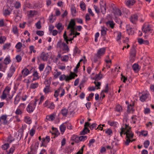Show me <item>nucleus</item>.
Listing matches in <instances>:
<instances>
[{"mask_svg":"<svg viewBox=\"0 0 154 154\" xmlns=\"http://www.w3.org/2000/svg\"><path fill=\"white\" fill-rule=\"evenodd\" d=\"M37 12L35 10L32 11L30 10L29 11V15L31 16H33L36 14Z\"/></svg>","mask_w":154,"mask_h":154,"instance_id":"603ef678","label":"nucleus"},{"mask_svg":"<svg viewBox=\"0 0 154 154\" xmlns=\"http://www.w3.org/2000/svg\"><path fill=\"white\" fill-rule=\"evenodd\" d=\"M132 68L135 72H138L140 69V68H139L138 64L136 63H134L133 65Z\"/></svg>","mask_w":154,"mask_h":154,"instance_id":"a211bd4d","label":"nucleus"},{"mask_svg":"<svg viewBox=\"0 0 154 154\" xmlns=\"http://www.w3.org/2000/svg\"><path fill=\"white\" fill-rule=\"evenodd\" d=\"M48 53H45V52H42L40 56V57L44 61H47L48 58Z\"/></svg>","mask_w":154,"mask_h":154,"instance_id":"6e6552de","label":"nucleus"},{"mask_svg":"<svg viewBox=\"0 0 154 154\" xmlns=\"http://www.w3.org/2000/svg\"><path fill=\"white\" fill-rule=\"evenodd\" d=\"M135 2L136 1L134 0H128L125 2V4L128 7L131 8Z\"/></svg>","mask_w":154,"mask_h":154,"instance_id":"9b49d317","label":"nucleus"},{"mask_svg":"<svg viewBox=\"0 0 154 154\" xmlns=\"http://www.w3.org/2000/svg\"><path fill=\"white\" fill-rule=\"evenodd\" d=\"M32 75L34 77L36 78V79H39L40 78V76L38 75V73L37 71H35L32 74Z\"/></svg>","mask_w":154,"mask_h":154,"instance_id":"052dcab7","label":"nucleus"},{"mask_svg":"<svg viewBox=\"0 0 154 154\" xmlns=\"http://www.w3.org/2000/svg\"><path fill=\"white\" fill-rule=\"evenodd\" d=\"M55 118L54 114H52L50 116H47L46 117V119L48 120L52 121Z\"/></svg>","mask_w":154,"mask_h":154,"instance_id":"393cba45","label":"nucleus"},{"mask_svg":"<svg viewBox=\"0 0 154 154\" xmlns=\"http://www.w3.org/2000/svg\"><path fill=\"white\" fill-rule=\"evenodd\" d=\"M74 149V148H72L71 146H66L63 151V152L68 154H70Z\"/></svg>","mask_w":154,"mask_h":154,"instance_id":"423d86ee","label":"nucleus"},{"mask_svg":"<svg viewBox=\"0 0 154 154\" xmlns=\"http://www.w3.org/2000/svg\"><path fill=\"white\" fill-rule=\"evenodd\" d=\"M93 7H94V8L96 12L98 14H99V13L100 12V9L98 7L97 5H93Z\"/></svg>","mask_w":154,"mask_h":154,"instance_id":"4c0bfd02","label":"nucleus"},{"mask_svg":"<svg viewBox=\"0 0 154 154\" xmlns=\"http://www.w3.org/2000/svg\"><path fill=\"white\" fill-rule=\"evenodd\" d=\"M126 30L129 35H132L134 33V32L130 26H127Z\"/></svg>","mask_w":154,"mask_h":154,"instance_id":"f3484780","label":"nucleus"},{"mask_svg":"<svg viewBox=\"0 0 154 154\" xmlns=\"http://www.w3.org/2000/svg\"><path fill=\"white\" fill-rule=\"evenodd\" d=\"M44 66L45 65L43 63H41L39 65L38 69L41 72L43 70L44 68Z\"/></svg>","mask_w":154,"mask_h":154,"instance_id":"0e129e2a","label":"nucleus"},{"mask_svg":"<svg viewBox=\"0 0 154 154\" xmlns=\"http://www.w3.org/2000/svg\"><path fill=\"white\" fill-rule=\"evenodd\" d=\"M131 127H129V128L125 129V132L124 133V134H125L126 135L128 136V134L130 133V132H132L131 131Z\"/></svg>","mask_w":154,"mask_h":154,"instance_id":"09e8293b","label":"nucleus"},{"mask_svg":"<svg viewBox=\"0 0 154 154\" xmlns=\"http://www.w3.org/2000/svg\"><path fill=\"white\" fill-rule=\"evenodd\" d=\"M79 137L76 135H73L71 138V140H72L74 141L76 143H78L79 142Z\"/></svg>","mask_w":154,"mask_h":154,"instance_id":"b1692460","label":"nucleus"},{"mask_svg":"<svg viewBox=\"0 0 154 154\" xmlns=\"http://www.w3.org/2000/svg\"><path fill=\"white\" fill-rule=\"evenodd\" d=\"M22 74H23L25 76L29 74V71L27 69L25 68L22 70Z\"/></svg>","mask_w":154,"mask_h":154,"instance_id":"c85d7f7f","label":"nucleus"},{"mask_svg":"<svg viewBox=\"0 0 154 154\" xmlns=\"http://www.w3.org/2000/svg\"><path fill=\"white\" fill-rule=\"evenodd\" d=\"M52 130L53 131L55 132V133L54 134L56 136H58V134H60V133L58 132V131L57 128L53 127L52 128Z\"/></svg>","mask_w":154,"mask_h":154,"instance_id":"4d7b16f0","label":"nucleus"},{"mask_svg":"<svg viewBox=\"0 0 154 154\" xmlns=\"http://www.w3.org/2000/svg\"><path fill=\"white\" fill-rule=\"evenodd\" d=\"M80 62H78L76 65V66L75 67L74 69V71L75 72L77 73L78 72V69L79 68L80 66Z\"/></svg>","mask_w":154,"mask_h":154,"instance_id":"680f3d73","label":"nucleus"},{"mask_svg":"<svg viewBox=\"0 0 154 154\" xmlns=\"http://www.w3.org/2000/svg\"><path fill=\"white\" fill-rule=\"evenodd\" d=\"M61 89L60 87L57 90H56L54 92V96L56 98H57L59 96V93L60 91V90Z\"/></svg>","mask_w":154,"mask_h":154,"instance_id":"37998d69","label":"nucleus"},{"mask_svg":"<svg viewBox=\"0 0 154 154\" xmlns=\"http://www.w3.org/2000/svg\"><path fill=\"white\" fill-rule=\"evenodd\" d=\"M20 109L18 108L15 111V113L16 115H21L22 113V112Z\"/></svg>","mask_w":154,"mask_h":154,"instance_id":"bf43d9fd","label":"nucleus"},{"mask_svg":"<svg viewBox=\"0 0 154 154\" xmlns=\"http://www.w3.org/2000/svg\"><path fill=\"white\" fill-rule=\"evenodd\" d=\"M71 11L72 15L73 16H74V14L76 12L75 7L74 6H71Z\"/></svg>","mask_w":154,"mask_h":154,"instance_id":"e433bc0d","label":"nucleus"},{"mask_svg":"<svg viewBox=\"0 0 154 154\" xmlns=\"http://www.w3.org/2000/svg\"><path fill=\"white\" fill-rule=\"evenodd\" d=\"M150 144L149 141V140H146L143 143V145L144 147L146 148H148Z\"/></svg>","mask_w":154,"mask_h":154,"instance_id":"a18cd8bd","label":"nucleus"},{"mask_svg":"<svg viewBox=\"0 0 154 154\" xmlns=\"http://www.w3.org/2000/svg\"><path fill=\"white\" fill-rule=\"evenodd\" d=\"M64 123L62 124L60 126V130L61 132L63 133L65 131L66 126L64 125Z\"/></svg>","mask_w":154,"mask_h":154,"instance_id":"a878e982","label":"nucleus"},{"mask_svg":"<svg viewBox=\"0 0 154 154\" xmlns=\"http://www.w3.org/2000/svg\"><path fill=\"white\" fill-rule=\"evenodd\" d=\"M36 28L38 29H40L42 27L41 23L40 20L37 22L35 24Z\"/></svg>","mask_w":154,"mask_h":154,"instance_id":"79ce46f5","label":"nucleus"},{"mask_svg":"<svg viewBox=\"0 0 154 154\" xmlns=\"http://www.w3.org/2000/svg\"><path fill=\"white\" fill-rule=\"evenodd\" d=\"M80 50L76 46H75L74 49V53L75 54L76 53L79 54L80 53Z\"/></svg>","mask_w":154,"mask_h":154,"instance_id":"69168bd1","label":"nucleus"},{"mask_svg":"<svg viewBox=\"0 0 154 154\" xmlns=\"http://www.w3.org/2000/svg\"><path fill=\"white\" fill-rule=\"evenodd\" d=\"M21 5L20 3L19 2L17 1L14 5V7L15 8L18 9L21 7Z\"/></svg>","mask_w":154,"mask_h":154,"instance_id":"2f4dec72","label":"nucleus"},{"mask_svg":"<svg viewBox=\"0 0 154 154\" xmlns=\"http://www.w3.org/2000/svg\"><path fill=\"white\" fill-rule=\"evenodd\" d=\"M106 24L107 26H109L111 29L114 28L115 23H114L113 20L108 21L106 22Z\"/></svg>","mask_w":154,"mask_h":154,"instance_id":"dca6fc26","label":"nucleus"},{"mask_svg":"<svg viewBox=\"0 0 154 154\" xmlns=\"http://www.w3.org/2000/svg\"><path fill=\"white\" fill-rule=\"evenodd\" d=\"M51 68L49 66H48L45 68V70L44 72L45 73L44 74H46L45 76H47V75L49 74L50 72L51 71Z\"/></svg>","mask_w":154,"mask_h":154,"instance_id":"6ab92c4d","label":"nucleus"},{"mask_svg":"<svg viewBox=\"0 0 154 154\" xmlns=\"http://www.w3.org/2000/svg\"><path fill=\"white\" fill-rule=\"evenodd\" d=\"M22 47V43L20 42H18L17 43L15 46V48L17 49L20 50L21 49Z\"/></svg>","mask_w":154,"mask_h":154,"instance_id":"c03bdc74","label":"nucleus"},{"mask_svg":"<svg viewBox=\"0 0 154 154\" xmlns=\"http://www.w3.org/2000/svg\"><path fill=\"white\" fill-rule=\"evenodd\" d=\"M34 109V108L32 107V104L31 103H29L26 108L27 111L29 113H31V112H32Z\"/></svg>","mask_w":154,"mask_h":154,"instance_id":"4468645a","label":"nucleus"},{"mask_svg":"<svg viewBox=\"0 0 154 154\" xmlns=\"http://www.w3.org/2000/svg\"><path fill=\"white\" fill-rule=\"evenodd\" d=\"M49 86H46L43 90L45 94H48L49 92Z\"/></svg>","mask_w":154,"mask_h":154,"instance_id":"8fccbe9b","label":"nucleus"},{"mask_svg":"<svg viewBox=\"0 0 154 154\" xmlns=\"http://www.w3.org/2000/svg\"><path fill=\"white\" fill-rule=\"evenodd\" d=\"M9 147V144L8 143H6L3 145L2 146V149L3 150H6Z\"/></svg>","mask_w":154,"mask_h":154,"instance_id":"f704fd0d","label":"nucleus"},{"mask_svg":"<svg viewBox=\"0 0 154 154\" xmlns=\"http://www.w3.org/2000/svg\"><path fill=\"white\" fill-rule=\"evenodd\" d=\"M38 83H32L30 85V88L32 89H35L38 87Z\"/></svg>","mask_w":154,"mask_h":154,"instance_id":"72a5a7b5","label":"nucleus"},{"mask_svg":"<svg viewBox=\"0 0 154 154\" xmlns=\"http://www.w3.org/2000/svg\"><path fill=\"white\" fill-rule=\"evenodd\" d=\"M75 73V72L74 73L71 72L69 75H67V77L68 78L66 79V81L69 82L70 80L74 79L75 76H77V75Z\"/></svg>","mask_w":154,"mask_h":154,"instance_id":"9d476101","label":"nucleus"},{"mask_svg":"<svg viewBox=\"0 0 154 154\" xmlns=\"http://www.w3.org/2000/svg\"><path fill=\"white\" fill-rule=\"evenodd\" d=\"M15 59L17 62H20L22 60V57L19 55H17L15 57Z\"/></svg>","mask_w":154,"mask_h":154,"instance_id":"e2e57ef3","label":"nucleus"},{"mask_svg":"<svg viewBox=\"0 0 154 154\" xmlns=\"http://www.w3.org/2000/svg\"><path fill=\"white\" fill-rule=\"evenodd\" d=\"M80 7L82 11H84L86 9V5L84 2L80 3Z\"/></svg>","mask_w":154,"mask_h":154,"instance_id":"49530a36","label":"nucleus"},{"mask_svg":"<svg viewBox=\"0 0 154 154\" xmlns=\"http://www.w3.org/2000/svg\"><path fill=\"white\" fill-rule=\"evenodd\" d=\"M20 99V98L19 97V95H18V94L17 95L14 99V104L15 105H17Z\"/></svg>","mask_w":154,"mask_h":154,"instance_id":"c756f323","label":"nucleus"},{"mask_svg":"<svg viewBox=\"0 0 154 154\" xmlns=\"http://www.w3.org/2000/svg\"><path fill=\"white\" fill-rule=\"evenodd\" d=\"M121 80L123 82L125 83L126 81L127 80V77H125L124 75H123L122 74H121Z\"/></svg>","mask_w":154,"mask_h":154,"instance_id":"3c124183","label":"nucleus"},{"mask_svg":"<svg viewBox=\"0 0 154 154\" xmlns=\"http://www.w3.org/2000/svg\"><path fill=\"white\" fill-rule=\"evenodd\" d=\"M66 31H65L63 35V37L64 40L66 42V44L67 45L69 44L68 42L69 41H68V37L66 35Z\"/></svg>","mask_w":154,"mask_h":154,"instance_id":"cd10ccee","label":"nucleus"},{"mask_svg":"<svg viewBox=\"0 0 154 154\" xmlns=\"http://www.w3.org/2000/svg\"><path fill=\"white\" fill-rule=\"evenodd\" d=\"M68 112V109L66 108H64L62 109L60 112L61 113L63 116H66Z\"/></svg>","mask_w":154,"mask_h":154,"instance_id":"412c9836","label":"nucleus"},{"mask_svg":"<svg viewBox=\"0 0 154 154\" xmlns=\"http://www.w3.org/2000/svg\"><path fill=\"white\" fill-rule=\"evenodd\" d=\"M62 45L63 48L62 49L63 51H66L67 52H68L69 50V48L68 46L64 42L62 43Z\"/></svg>","mask_w":154,"mask_h":154,"instance_id":"4be33fe9","label":"nucleus"},{"mask_svg":"<svg viewBox=\"0 0 154 154\" xmlns=\"http://www.w3.org/2000/svg\"><path fill=\"white\" fill-rule=\"evenodd\" d=\"M65 124H66V126H67V128L69 129H72V126L70 123H69L68 121L66 122L65 123Z\"/></svg>","mask_w":154,"mask_h":154,"instance_id":"a19ab883","label":"nucleus"},{"mask_svg":"<svg viewBox=\"0 0 154 154\" xmlns=\"http://www.w3.org/2000/svg\"><path fill=\"white\" fill-rule=\"evenodd\" d=\"M100 5L102 13L103 14H105L106 12V2L104 1H101L100 2Z\"/></svg>","mask_w":154,"mask_h":154,"instance_id":"f257e3e1","label":"nucleus"},{"mask_svg":"<svg viewBox=\"0 0 154 154\" xmlns=\"http://www.w3.org/2000/svg\"><path fill=\"white\" fill-rule=\"evenodd\" d=\"M9 7L8 8V7L6 8H3V14L6 17L8 15H10L11 14V11L9 10Z\"/></svg>","mask_w":154,"mask_h":154,"instance_id":"f8f14e48","label":"nucleus"},{"mask_svg":"<svg viewBox=\"0 0 154 154\" xmlns=\"http://www.w3.org/2000/svg\"><path fill=\"white\" fill-rule=\"evenodd\" d=\"M128 136L126 135V137L127 138L130 139L133 138L134 137V134L132 133V132L128 133Z\"/></svg>","mask_w":154,"mask_h":154,"instance_id":"338daca9","label":"nucleus"},{"mask_svg":"<svg viewBox=\"0 0 154 154\" xmlns=\"http://www.w3.org/2000/svg\"><path fill=\"white\" fill-rule=\"evenodd\" d=\"M36 33L39 36H42L44 35V32L43 31L38 30L36 31Z\"/></svg>","mask_w":154,"mask_h":154,"instance_id":"13d9d810","label":"nucleus"},{"mask_svg":"<svg viewBox=\"0 0 154 154\" xmlns=\"http://www.w3.org/2000/svg\"><path fill=\"white\" fill-rule=\"evenodd\" d=\"M114 20L117 23L119 24L120 25H121L122 23V22L120 19L117 17L116 16H115V18H114Z\"/></svg>","mask_w":154,"mask_h":154,"instance_id":"c9c22d12","label":"nucleus"},{"mask_svg":"<svg viewBox=\"0 0 154 154\" xmlns=\"http://www.w3.org/2000/svg\"><path fill=\"white\" fill-rule=\"evenodd\" d=\"M87 138V136H81L79 137V140L84 141L86 140Z\"/></svg>","mask_w":154,"mask_h":154,"instance_id":"de8ad7c7","label":"nucleus"},{"mask_svg":"<svg viewBox=\"0 0 154 154\" xmlns=\"http://www.w3.org/2000/svg\"><path fill=\"white\" fill-rule=\"evenodd\" d=\"M106 52L105 48H103L99 49L97 53V57H100V56L104 54Z\"/></svg>","mask_w":154,"mask_h":154,"instance_id":"1a4fd4ad","label":"nucleus"},{"mask_svg":"<svg viewBox=\"0 0 154 154\" xmlns=\"http://www.w3.org/2000/svg\"><path fill=\"white\" fill-rule=\"evenodd\" d=\"M75 25L76 23L75 21V19H71L67 29H74V27L75 26Z\"/></svg>","mask_w":154,"mask_h":154,"instance_id":"39448f33","label":"nucleus"},{"mask_svg":"<svg viewBox=\"0 0 154 154\" xmlns=\"http://www.w3.org/2000/svg\"><path fill=\"white\" fill-rule=\"evenodd\" d=\"M13 14L15 16V19L20 20L21 18L20 17L22 11L19 9L14 10L13 11Z\"/></svg>","mask_w":154,"mask_h":154,"instance_id":"f03ea898","label":"nucleus"},{"mask_svg":"<svg viewBox=\"0 0 154 154\" xmlns=\"http://www.w3.org/2000/svg\"><path fill=\"white\" fill-rule=\"evenodd\" d=\"M134 104L133 103L132 104H130L128 105L127 108V112L128 113H130L131 111L133 109V107L134 106Z\"/></svg>","mask_w":154,"mask_h":154,"instance_id":"5701e85b","label":"nucleus"},{"mask_svg":"<svg viewBox=\"0 0 154 154\" xmlns=\"http://www.w3.org/2000/svg\"><path fill=\"white\" fill-rule=\"evenodd\" d=\"M100 72L98 74H97L95 76V79H95L96 81H97L98 80H100L102 77L100 76Z\"/></svg>","mask_w":154,"mask_h":154,"instance_id":"6e6d98bb","label":"nucleus"},{"mask_svg":"<svg viewBox=\"0 0 154 154\" xmlns=\"http://www.w3.org/2000/svg\"><path fill=\"white\" fill-rule=\"evenodd\" d=\"M15 147L14 145H12V146L10 148L9 150V152L7 154H10L11 153L13 154L15 150Z\"/></svg>","mask_w":154,"mask_h":154,"instance_id":"58836bf2","label":"nucleus"},{"mask_svg":"<svg viewBox=\"0 0 154 154\" xmlns=\"http://www.w3.org/2000/svg\"><path fill=\"white\" fill-rule=\"evenodd\" d=\"M6 40V37L4 36H1L0 37V43H3Z\"/></svg>","mask_w":154,"mask_h":154,"instance_id":"864d4df0","label":"nucleus"},{"mask_svg":"<svg viewBox=\"0 0 154 154\" xmlns=\"http://www.w3.org/2000/svg\"><path fill=\"white\" fill-rule=\"evenodd\" d=\"M116 110L118 112H120L122 111V107L119 104L117 105L116 107Z\"/></svg>","mask_w":154,"mask_h":154,"instance_id":"ea45409f","label":"nucleus"},{"mask_svg":"<svg viewBox=\"0 0 154 154\" xmlns=\"http://www.w3.org/2000/svg\"><path fill=\"white\" fill-rule=\"evenodd\" d=\"M4 61L5 64L8 65L11 62V60L9 57H7L5 59Z\"/></svg>","mask_w":154,"mask_h":154,"instance_id":"7c9ffc66","label":"nucleus"},{"mask_svg":"<svg viewBox=\"0 0 154 154\" xmlns=\"http://www.w3.org/2000/svg\"><path fill=\"white\" fill-rule=\"evenodd\" d=\"M7 116L6 115H2L1 116V120L3 121V124L4 125L7 124L8 123V120H7Z\"/></svg>","mask_w":154,"mask_h":154,"instance_id":"2eb2a0df","label":"nucleus"},{"mask_svg":"<svg viewBox=\"0 0 154 154\" xmlns=\"http://www.w3.org/2000/svg\"><path fill=\"white\" fill-rule=\"evenodd\" d=\"M136 50L134 47H132L131 49L130 52V56L132 58L135 57L136 56Z\"/></svg>","mask_w":154,"mask_h":154,"instance_id":"ddd939ff","label":"nucleus"},{"mask_svg":"<svg viewBox=\"0 0 154 154\" xmlns=\"http://www.w3.org/2000/svg\"><path fill=\"white\" fill-rule=\"evenodd\" d=\"M107 29L106 28H104V27H102L101 30V35L102 36H105L106 34V30Z\"/></svg>","mask_w":154,"mask_h":154,"instance_id":"bb28decb","label":"nucleus"},{"mask_svg":"<svg viewBox=\"0 0 154 154\" xmlns=\"http://www.w3.org/2000/svg\"><path fill=\"white\" fill-rule=\"evenodd\" d=\"M112 13L115 16H116V15L121 16L122 15V12L121 10L118 8L116 7H113L112 8Z\"/></svg>","mask_w":154,"mask_h":154,"instance_id":"20e7f679","label":"nucleus"},{"mask_svg":"<svg viewBox=\"0 0 154 154\" xmlns=\"http://www.w3.org/2000/svg\"><path fill=\"white\" fill-rule=\"evenodd\" d=\"M11 46V43H6L3 46V49L5 50L6 49H8Z\"/></svg>","mask_w":154,"mask_h":154,"instance_id":"5fc2aeb1","label":"nucleus"},{"mask_svg":"<svg viewBox=\"0 0 154 154\" xmlns=\"http://www.w3.org/2000/svg\"><path fill=\"white\" fill-rule=\"evenodd\" d=\"M67 77V75H66L64 74H63L62 75H61L59 78V79L60 81H63L64 80H65L66 81V79H68Z\"/></svg>","mask_w":154,"mask_h":154,"instance_id":"473e14b6","label":"nucleus"},{"mask_svg":"<svg viewBox=\"0 0 154 154\" xmlns=\"http://www.w3.org/2000/svg\"><path fill=\"white\" fill-rule=\"evenodd\" d=\"M138 17V16L136 14H134L131 16L130 18V20L132 23L133 24H135L137 20Z\"/></svg>","mask_w":154,"mask_h":154,"instance_id":"0eeeda50","label":"nucleus"},{"mask_svg":"<svg viewBox=\"0 0 154 154\" xmlns=\"http://www.w3.org/2000/svg\"><path fill=\"white\" fill-rule=\"evenodd\" d=\"M142 30L143 32L146 33L148 32H150L152 29L150 28L149 25H146L144 24L142 27Z\"/></svg>","mask_w":154,"mask_h":154,"instance_id":"7ed1b4c3","label":"nucleus"},{"mask_svg":"<svg viewBox=\"0 0 154 154\" xmlns=\"http://www.w3.org/2000/svg\"><path fill=\"white\" fill-rule=\"evenodd\" d=\"M147 94H143L140 96V100L142 102H144L147 98Z\"/></svg>","mask_w":154,"mask_h":154,"instance_id":"aec40b11","label":"nucleus"},{"mask_svg":"<svg viewBox=\"0 0 154 154\" xmlns=\"http://www.w3.org/2000/svg\"><path fill=\"white\" fill-rule=\"evenodd\" d=\"M25 119L26 120V123L28 124H30L31 123V121L29 117L27 116H25Z\"/></svg>","mask_w":154,"mask_h":154,"instance_id":"774afa93","label":"nucleus"}]
</instances>
